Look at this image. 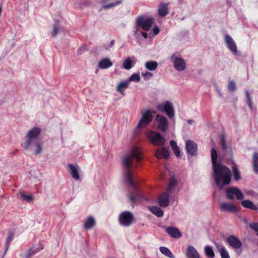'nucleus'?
Listing matches in <instances>:
<instances>
[{
	"label": "nucleus",
	"mask_w": 258,
	"mask_h": 258,
	"mask_svg": "<svg viewBox=\"0 0 258 258\" xmlns=\"http://www.w3.org/2000/svg\"><path fill=\"white\" fill-rule=\"evenodd\" d=\"M213 166V176L216 185L222 189L225 185L230 183L231 174L230 169L217 161V154L216 150L212 148L211 153Z\"/></svg>",
	"instance_id": "1"
},
{
	"label": "nucleus",
	"mask_w": 258,
	"mask_h": 258,
	"mask_svg": "<svg viewBox=\"0 0 258 258\" xmlns=\"http://www.w3.org/2000/svg\"><path fill=\"white\" fill-rule=\"evenodd\" d=\"M143 158V153L141 149L138 147H133L128 155H126L123 160V165L125 169V179L129 185L132 187L135 186V183L132 179V175L130 168L133 165L134 160L139 162Z\"/></svg>",
	"instance_id": "2"
},
{
	"label": "nucleus",
	"mask_w": 258,
	"mask_h": 258,
	"mask_svg": "<svg viewBox=\"0 0 258 258\" xmlns=\"http://www.w3.org/2000/svg\"><path fill=\"white\" fill-rule=\"evenodd\" d=\"M140 113L141 117L138 123L137 127L140 130H143L148 126L153 118V111L150 109H142Z\"/></svg>",
	"instance_id": "3"
},
{
	"label": "nucleus",
	"mask_w": 258,
	"mask_h": 258,
	"mask_svg": "<svg viewBox=\"0 0 258 258\" xmlns=\"http://www.w3.org/2000/svg\"><path fill=\"white\" fill-rule=\"evenodd\" d=\"M145 137L150 142L156 146H162L165 143L166 140L161 135L151 130H148L145 133Z\"/></svg>",
	"instance_id": "4"
},
{
	"label": "nucleus",
	"mask_w": 258,
	"mask_h": 258,
	"mask_svg": "<svg viewBox=\"0 0 258 258\" xmlns=\"http://www.w3.org/2000/svg\"><path fill=\"white\" fill-rule=\"evenodd\" d=\"M118 223L123 227H130L135 222V218L132 212L125 211L118 215Z\"/></svg>",
	"instance_id": "5"
},
{
	"label": "nucleus",
	"mask_w": 258,
	"mask_h": 258,
	"mask_svg": "<svg viewBox=\"0 0 258 258\" xmlns=\"http://www.w3.org/2000/svg\"><path fill=\"white\" fill-rule=\"evenodd\" d=\"M170 59L174 69L178 72L184 71L186 68L185 60L177 53H173L170 56Z\"/></svg>",
	"instance_id": "6"
},
{
	"label": "nucleus",
	"mask_w": 258,
	"mask_h": 258,
	"mask_svg": "<svg viewBox=\"0 0 258 258\" xmlns=\"http://www.w3.org/2000/svg\"><path fill=\"white\" fill-rule=\"evenodd\" d=\"M225 194L226 198L231 201L234 200L235 198L238 200H241L244 198L243 192L236 186L228 187L225 190Z\"/></svg>",
	"instance_id": "7"
},
{
	"label": "nucleus",
	"mask_w": 258,
	"mask_h": 258,
	"mask_svg": "<svg viewBox=\"0 0 258 258\" xmlns=\"http://www.w3.org/2000/svg\"><path fill=\"white\" fill-rule=\"evenodd\" d=\"M157 109L161 112H164L169 118L174 117L175 111L173 104L169 101H165L157 106Z\"/></svg>",
	"instance_id": "8"
},
{
	"label": "nucleus",
	"mask_w": 258,
	"mask_h": 258,
	"mask_svg": "<svg viewBox=\"0 0 258 258\" xmlns=\"http://www.w3.org/2000/svg\"><path fill=\"white\" fill-rule=\"evenodd\" d=\"M226 242L239 255L242 251V243L240 240L234 235H230L226 238Z\"/></svg>",
	"instance_id": "9"
},
{
	"label": "nucleus",
	"mask_w": 258,
	"mask_h": 258,
	"mask_svg": "<svg viewBox=\"0 0 258 258\" xmlns=\"http://www.w3.org/2000/svg\"><path fill=\"white\" fill-rule=\"evenodd\" d=\"M154 23V19L151 17L143 16L137 20V26L145 31L149 30Z\"/></svg>",
	"instance_id": "10"
},
{
	"label": "nucleus",
	"mask_w": 258,
	"mask_h": 258,
	"mask_svg": "<svg viewBox=\"0 0 258 258\" xmlns=\"http://www.w3.org/2000/svg\"><path fill=\"white\" fill-rule=\"evenodd\" d=\"M157 129L165 132L168 129L169 122L167 118L161 114H157L155 118Z\"/></svg>",
	"instance_id": "11"
},
{
	"label": "nucleus",
	"mask_w": 258,
	"mask_h": 258,
	"mask_svg": "<svg viewBox=\"0 0 258 258\" xmlns=\"http://www.w3.org/2000/svg\"><path fill=\"white\" fill-rule=\"evenodd\" d=\"M41 133V129L38 127H34L29 130L26 135V139L23 143L29 145L32 142L38 141L37 138Z\"/></svg>",
	"instance_id": "12"
},
{
	"label": "nucleus",
	"mask_w": 258,
	"mask_h": 258,
	"mask_svg": "<svg viewBox=\"0 0 258 258\" xmlns=\"http://www.w3.org/2000/svg\"><path fill=\"white\" fill-rule=\"evenodd\" d=\"M26 143H23L22 145L23 148L26 151H31L35 155L40 154L42 151V144L39 141L32 142L29 145H26Z\"/></svg>",
	"instance_id": "13"
},
{
	"label": "nucleus",
	"mask_w": 258,
	"mask_h": 258,
	"mask_svg": "<svg viewBox=\"0 0 258 258\" xmlns=\"http://www.w3.org/2000/svg\"><path fill=\"white\" fill-rule=\"evenodd\" d=\"M68 171L70 173L71 176L76 181H80L81 179V168L80 166L76 164H68L67 165Z\"/></svg>",
	"instance_id": "14"
},
{
	"label": "nucleus",
	"mask_w": 258,
	"mask_h": 258,
	"mask_svg": "<svg viewBox=\"0 0 258 258\" xmlns=\"http://www.w3.org/2000/svg\"><path fill=\"white\" fill-rule=\"evenodd\" d=\"M224 41L227 47L234 55L237 54V47L235 41L228 34L224 35Z\"/></svg>",
	"instance_id": "15"
},
{
	"label": "nucleus",
	"mask_w": 258,
	"mask_h": 258,
	"mask_svg": "<svg viewBox=\"0 0 258 258\" xmlns=\"http://www.w3.org/2000/svg\"><path fill=\"white\" fill-rule=\"evenodd\" d=\"M96 225V220L94 216L89 215L87 216L83 222V227L86 230L92 229Z\"/></svg>",
	"instance_id": "16"
},
{
	"label": "nucleus",
	"mask_w": 258,
	"mask_h": 258,
	"mask_svg": "<svg viewBox=\"0 0 258 258\" xmlns=\"http://www.w3.org/2000/svg\"><path fill=\"white\" fill-rule=\"evenodd\" d=\"M219 208L223 212H229L236 213L238 212V209L234 204L228 202H222L219 204Z\"/></svg>",
	"instance_id": "17"
},
{
	"label": "nucleus",
	"mask_w": 258,
	"mask_h": 258,
	"mask_svg": "<svg viewBox=\"0 0 258 258\" xmlns=\"http://www.w3.org/2000/svg\"><path fill=\"white\" fill-rule=\"evenodd\" d=\"M185 254L186 258H201L198 251L192 245L187 246Z\"/></svg>",
	"instance_id": "18"
},
{
	"label": "nucleus",
	"mask_w": 258,
	"mask_h": 258,
	"mask_svg": "<svg viewBox=\"0 0 258 258\" xmlns=\"http://www.w3.org/2000/svg\"><path fill=\"white\" fill-rule=\"evenodd\" d=\"M180 189L177 185V180L174 176H171L170 182L167 188V192L169 194L177 193Z\"/></svg>",
	"instance_id": "19"
},
{
	"label": "nucleus",
	"mask_w": 258,
	"mask_h": 258,
	"mask_svg": "<svg viewBox=\"0 0 258 258\" xmlns=\"http://www.w3.org/2000/svg\"><path fill=\"white\" fill-rule=\"evenodd\" d=\"M187 153L190 156H195L197 153V146L196 144L191 140H188L185 144Z\"/></svg>",
	"instance_id": "20"
},
{
	"label": "nucleus",
	"mask_w": 258,
	"mask_h": 258,
	"mask_svg": "<svg viewBox=\"0 0 258 258\" xmlns=\"http://www.w3.org/2000/svg\"><path fill=\"white\" fill-rule=\"evenodd\" d=\"M130 84L127 80L120 81L116 86V91L122 96L125 95V90L127 89Z\"/></svg>",
	"instance_id": "21"
},
{
	"label": "nucleus",
	"mask_w": 258,
	"mask_h": 258,
	"mask_svg": "<svg viewBox=\"0 0 258 258\" xmlns=\"http://www.w3.org/2000/svg\"><path fill=\"white\" fill-rule=\"evenodd\" d=\"M43 248V244L40 243L34 245L24 254V257L30 258L31 256L42 250Z\"/></svg>",
	"instance_id": "22"
},
{
	"label": "nucleus",
	"mask_w": 258,
	"mask_h": 258,
	"mask_svg": "<svg viewBox=\"0 0 258 258\" xmlns=\"http://www.w3.org/2000/svg\"><path fill=\"white\" fill-rule=\"evenodd\" d=\"M97 66L100 69L106 70L113 66V62L110 58L103 57L98 61Z\"/></svg>",
	"instance_id": "23"
},
{
	"label": "nucleus",
	"mask_w": 258,
	"mask_h": 258,
	"mask_svg": "<svg viewBox=\"0 0 258 258\" xmlns=\"http://www.w3.org/2000/svg\"><path fill=\"white\" fill-rule=\"evenodd\" d=\"M166 232L172 238H178L181 236L179 230L174 227H168L166 229Z\"/></svg>",
	"instance_id": "24"
},
{
	"label": "nucleus",
	"mask_w": 258,
	"mask_h": 258,
	"mask_svg": "<svg viewBox=\"0 0 258 258\" xmlns=\"http://www.w3.org/2000/svg\"><path fill=\"white\" fill-rule=\"evenodd\" d=\"M155 155L158 159H167L169 156V152L167 149L162 147L156 151Z\"/></svg>",
	"instance_id": "25"
},
{
	"label": "nucleus",
	"mask_w": 258,
	"mask_h": 258,
	"mask_svg": "<svg viewBox=\"0 0 258 258\" xmlns=\"http://www.w3.org/2000/svg\"><path fill=\"white\" fill-rule=\"evenodd\" d=\"M241 205L244 208L249 209L258 212V204L255 205L250 200H243L241 202Z\"/></svg>",
	"instance_id": "26"
},
{
	"label": "nucleus",
	"mask_w": 258,
	"mask_h": 258,
	"mask_svg": "<svg viewBox=\"0 0 258 258\" xmlns=\"http://www.w3.org/2000/svg\"><path fill=\"white\" fill-rule=\"evenodd\" d=\"M135 58L133 57H127L125 58L122 63V68L126 70H130L136 63Z\"/></svg>",
	"instance_id": "27"
},
{
	"label": "nucleus",
	"mask_w": 258,
	"mask_h": 258,
	"mask_svg": "<svg viewBox=\"0 0 258 258\" xmlns=\"http://www.w3.org/2000/svg\"><path fill=\"white\" fill-rule=\"evenodd\" d=\"M159 205L163 207H167L169 204V195L167 193L161 195L158 199Z\"/></svg>",
	"instance_id": "28"
},
{
	"label": "nucleus",
	"mask_w": 258,
	"mask_h": 258,
	"mask_svg": "<svg viewBox=\"0 0 258 258\" xmlns=\"http://www.w3.org/2000/svg\"><path fill=\"white\" fill-rule=\"evenodd\" d=\"M64 31V27L62 26V23L57 22L55 23L53 27V31L52 36L55 37L58 34Z\"/></svg>",
	"instance_id": "29"
},
{
	"label": "nucleus",
	"mask_w": 258,
	"mask_h": 258,
	"mask_svg": "<svg viewBox=\"0 0 258 258\" xmlns=\"http://www.w3.org/2000/svg\"><path fill=\"white\" fill-rule=\"evenodd\" d=\"M143 199V198L142 197L140 193L137 190H135L133 193L131 194L130 196L131 201L134 203L141 202Z\"/></svg>",
	"instance_id": "30"
},
{
	"label": "nucleus",
	"mask_w": 258,
	"mask_h": 258,
	"mask_svg": "<svg viewBox=\"0 0 258 258\" xmlns=\"http://www.w3.org/2000/svg\"><path fill=\"white\" fill-rule=\"evenodd\" d=\"M252 169L255 173L258 174V153L255 152L252 156Z\"/></svg>",
	"instance_id": "31"
},
{
	"label": "nucleus",
	"mask_w": 258,
	"mask_h": 258,
	"mask_svg": "<svg viewBox=\"0 0 258 258\" xmlns=\"http://www.w3.org/2000/svg\"><path fill=\"white\" fill-rule=\"evenodd\" d=\"M148 208L150 211L156 216L161 217L163 216L164 212L160 208L157 206H153L149 207Z\"/></svg>",
	"instance_id": "32"
},
{
	"label": "nucleus",
	"mask_w": 258,
	"mask_h": 258,
	"mask_svg": "<svg viewBox=\"0 0 258 258\" xmlns=\"http://www.w3.org/2000/svg\"><path fill=\"white\" fill-rule=\"evenodd\" d=\"M145 68L149 71H154L158 67V63L155 61H148L145 64Z\"/></svg>",
	"instance_id": "33"
},
{
	"label": "nucleus",
	"mask_w": 258,
	"mask_h": 258,
	"mask_svg": "<svg viewBox=\"0 0 258 258\" xmlns=\"http://www.w3.org/2000/svg\"><path fill=\"white\" fill-rule=\"evenodd\" d=\"M160 252L169 258H175L171 250L167 247L161 246L159 248Z\"/></svg>",
	"instance_id": "34"
},
{
	"label": "nucleus",
	"mask_w": 258,
	"mask_h": 258,
	"mask_svg": "<svg viewBox=\"0 0 258 258\" xmlns=\"http://www.w3.org/2000/svg\"><path fill=\"white\" fill-rule=\"evenodd\" d=\"M168 13V6L166 4H161L158 9V13L160 16H165Z\"/></svg>",
	"instance_id": "35"
},
{
	"label": "nucleus",
	"mask_w": 258,
	"mask_h": 258,
	"mask_svg": "<svg viewBox=\"0 0 258 258\" xmlns=\"http://www.w3.org/2000/svg\"><path fill=\"white\" fill-rule=\"evenodd\" d=\"M204 251H205V254L209 258H214L215 257V253H214L213 248L211 246L206 245L204 248Z\"/></svg>",
	"instance_id": "36"
},
{
	"label": "nucleus",
	"mask_w": 258,
	"mask_h": 258,
	"mask_svg": "<svg viewBox=\"0 0 258 258\" xmlns=\"http://www.w3.org/2000/svg\"><path fill=\"white\" fill-rule=\"evenodd\" d=\"M232 170L233 173V176L234 179L236 181H238L241 179V176L240 172H239L237 166L236 164H234L232 166Z\"/></svg>",
	"instance_id": "37"
},
{
	"label": "nucleus",
	"mask_w": 258,
	"mask_h": 258,
	"mask_svg": "<svg viewBox=\"0 0 258 258\" xmlns=\"http://www.w3.org/2000/svg\"><path fill=\"white\" fill-rule=\"evenodd\" d=\"M140 80L141 79L139 75L136 73H134L127 80L129 81V83L130 84L132 81L139 82L140 81Z\"/></svg>",
	"instance_id": "38"
},
{
	"label": "nucleus",
	"mask_w": 258,
	"mask_h": 258,
	"mask_svg": "<svg viewBox=\"0 0 258 258\" xmlns=\"http://www.w3.org/2000/svg\"><path fill=\"white\" fill-rule=\"evenodd\" d=\"M121 3L120 1H115L114 2L110 3L108 4L105 5L103 6L104 9H108L112 7H115Z\"/></svg>",
	"instance_id": "39"
},
{
	"label": "nucleus",
	"mask_w": 258,
	"mask_h": 258,
	"mask_svg": "<svg viewBox=\"0 0 258 258\" xmlns=\"http://www.w3.org/2000/svg\"><path fill=\"white\" fill-rule=\"evenodd\" d=\"M228 89L231 92H234L236 90V83L233 80H231L229 82L228 84Z\"/></svg>",
	"instance_id": "40"
},
{
	"label": "nucleus",
	"mask_w": 258,
	"mask_h": 258,
	"mask_svg": "<svg viewBox=\"0 0 258 258\" xmlns=\"http://www.w3.org/2000/svg\"><path fill=\"white\" fill-rule=\"evenodd\" d=\"M221 258H230L229 252L226 248H223L219 252Z\"/></svg>",
	"instance_id": "41"
},
{
	"label": "nucleus",
	"mask_w": 258,
	"mask_h": 258,
	"mask_svg": "<svg viewBox=\"0 0 258 258\" xmlns=\"http://www.w3.org/2000/svg\"><path fill=\"white\" fill-rule=\"evenodd\" d=\"M20 196L24 200L28 202H31L33 200V198L31 195H27L22 192L20 194Z\"/></svg>",
	"instance_id": "42"
},
{
	"label": "nucleus",
	"mask_w": 258,
	"mask_h": 258,
	"mask_svg": "<svg viewBox=\"0 0 258 258\" xmlns=\"http://www.w3.org/2000/svg\"><path fill=\"white\" fill-rule=\"evenodd\" d=\"M13 237V234L12 233H10L9 236L6 239V250H7L9 247V243L12 240Z\"/></svg>",
	"instance_id": "43"
},
{
	"label": "nucleus",
	"mask_w": 258,
	"mask_h": 258,
	"mask_svg": "<svg viewBox=\"0 0 258 258\" xmlns=\"http://www.w3.org/2000/svg\"><path fill=\"white\" fill-rule=\"evenodd\" d=\"M249 226L252 230L258 232V223H251Z\"/></svg>",
	"instance_id": "44"
},
{
	"label": "nucleus",
	"mask_w": 258,
	"mask_h": 258,
	"mask_svg": "<svg viewBox=\"0 0 258 258\" xmlns=\"http://www.w3.org/2000/svg\"><path fill=\"white\" fill-rule=\"evenodd\" d=\"M142 75L146 79H149V78L152 77L153 76L152 74L149 72L142 73Z\"/></svg>",
	"instance_id": "45"
},
{
	"label": "nucleus",
	"mask_w": 258,
	"mask_h": 258,
	"mask_svg": "<svg viewBox=\"0 0 258 258\" xmlns=\"http://www.w3.org/2000/svg\"><path fill=\"white\" fill-rule=\"evenodd\" d=\"M246 97H247V100H248L249 107L251 109H252V101H251V100L250 97V95H249V93L247 91L246 92Z\"/></svg>",
	"instance_id": "46"
},
{
	"label": "nucleus",
	"mask_w": 258,
	"mask_h": 258,
	"mask_svg": "<svg viewBox=\"0 0 258 258\" xmlns=\"http://www.w3.org/2000/svg\"><path fill=\"white\" fill-rule=\"evenodd\" d=\"M175 156L177 157H178L180 156V149H179V147H177V148H175V149H174L173 150Z\"/></svg>",
	"instance_id": "47"
},
{
	"label": "nucleus",
	"mask_w": 258,
	"mask_h": 258,
	"mask_svg": "<svg viewBox=\"0 0 258 258\" xmlns=\"http://www.w3.org/2000/svg\"><path fill=\"white\" fill-rule=\"evenodd\" d=\"M170 145L172 148V150L175 149V148L178 147V146L177 145L176 143L173 140L170 141Z\"/></svg>",
	"instance_id": "48"
},
{
	"label": "nucleus",
	"mask_w": 258,
	"mask_h": 258,
	"mask_svg": "<svg viewBox=\"0 0 258 258\" xmlns=\"http://www.w3.org/2000/svg\"><path fill=\"white\" fill-rule=\"evenodd\" d=\"M215 245L219 252L221 250L222 248H225L224 246H222L220 245L219 243L216 242L215 243Z\"/></svg>",
	"instance_id": "49"
},
{
	"label": "nucleus",
	"mask_w": 258,
	"mask_h": 258,
	"mask_svg": "<svg viewBox=\"0 0 258 258\" xmlns=\"http://www.w3.org/2000/svg\"><path fill=\"white\" fill-rule=\"evenodd\" d=\"M153 32L154 35H157V34H158L160 32L159 27L157 26L155 27L153 29Z\"/></svg>",
	"instance_id": "50"
},
{
	"label": "nucleus",
	"mask_w": 258,
	"mask_h": 258,
	"mask_svg": "<svg viewBox=\"0 0 258 258\" xmlns=\"http://www.w3.org/2000/svg\"><path fill=\"white\" fill-rule=\"evenodd\" d=\"M141 33L142 34L143 36L145 38H146V39H147V38L148 34H147V33H145V32H141Z\"/></svg>",
	"instance_id": "51"
},
{
	"label": "nucleus",
	"mask_w": 258,
	"mask_h": 258,
	"mask_svg": "<svg viewBox=\"0 0 258 258\" xmlns=\"http://www.w3.org/2000/svg\"><path fill=\"white\" fill-rule=\"evenodd\" d=\"M187 122L188 124H192L194 123V121L193 120L190 119L187 121Z\"/></svg>",
	"instance_id": "52"
},
{
	"label": "nucleus",
	"mask_w": 258,
	"mask_h": 258,
	"mask_svg": "<svg viewBox=\"0 0 258 258\" xmlns=\"http://www.w3.org/2000/svg\"><path fill=\"white\" fill-rule=\"evenodd\" d=\"M251 194H252V192L251 191H249L246 192V194L247 195H251Z\"/></svg>",
	"instance_id": "53"
},
{
	"label": "nucleus",
	"mask_w": 258,
	"mask_h": 258,
	"mask_svg": "<svg viewBox=\"0 0 258 258\" xmlns=\"http://www.w3.org/2000/svg\"><path fill=\"white\" fill-rule=\"evenodd\" d=\"M113 44H114V43H113V41H112L111 42V43H110V47H111V46H112V45H113Z\"/></svg>",
	"instance_id": "54"
},
{
	"label": "nucleus",
	"mask_w": 258,
	"mask_h": 258,
	"mask_svg": "<svg viewBox=\"0 0 258 258\" xmlns=\"http://www.w3.org/2000/svg\"><path fill=\"white\" fill-rule=\"evenodd\" d=\"M225 146V142L223 141V147H224Z\"/></svg>",
	"instance_id": "55"
},
{
	"label": "nucleus",
	"mask_w": 258,
	"mask_h": 258,
	"mask_svg": "<svg viewBox=\"0 0 258 258\" xmlns=\"http://www.w3.org/2000/svg\"><path fill=\"white\" fill-rule=\"evenodd\" d=\"M137 31H136L135 32V34H137Z\"/></svg>",
	"instance_id": "56"
},
{
	"label": "nucleus",
	"mask_w": 258,
	"mask_h": 258,
	"mask_svg": "<svg viewBox=\"0 0 258 258\" xmlns=\"http://www.w3.org/2000/svg\"><path fill=\"white\" fill-rule=\"evenodd\" d=\"M257 236H258V232L257 233Z\"/></svg>",
	"instance_id": "57"
}]
</instances>
